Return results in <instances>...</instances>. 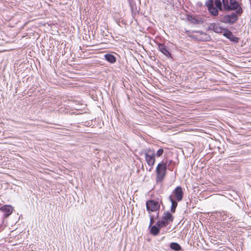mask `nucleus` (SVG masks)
I'll return each mask as SVG.
<instances>
[{"instance_id": "nucleus-1", "label": "nucleus", "mask_w": 251, "mask_h": 251, "mask_svg": "<svg viewBox=\"0 0 251 251\" xmlns=\"http://www.w3.org/2000/svg\"><path fill=\"white\" fill-rule=\"evenodd\" d=\"M235 10V12L221 17L220 21L221 23L229 25H233L238 20V17L243 13L242 7H238Z\"/></svg>"}, {"instance_id": "nucleus-2", "label": "nucleus", "mask_w": 251, "mask_h": 251, "mask_svg": "<svg viewBox=\"0 0 251 251\" xmlns=\"http://www.w3.org/2000/svg\"><path fill=\"white\" fill-rule=\"evenodd\" d=\"M214 4L216 7L214 6L213 0H208L206 2V7L212 16H217L219 14V10L222 11L223 9L222 2L221 0H215Z\"/></svg>"}, {"instance_id": "nucleus-3", "label": "nucleus", "mask_w": 251, "mask_h": 251, "mask_svg": "<svg viewBox=\"0 0 251 251\" xmlns=\"http://www.w3.org/2000/svg\"><path fill=\"white\" fill-rule=\"evenodd\" d=\"M166 164L164 162L159 163L156 168V182L159 183L162 182L166 175Z\"/></svg>"}, {"instance_id": "nucleus-4", "label": "nucleus", "mask_w": 251, "mask_h": 251, "mask_svg": "<svg viewBox=\"0 0 251 251\" xmlns=\"http://www.w3.org/2000/svg\"><path fill=\"white\" fill-rule=\"evenodd\" d=\"M160 205L159 202L154 200H149L146 202V208L149 214H151V212H156L155 219H158Z\"/></svg>"}, {"instance_id": "nucleus-5", "label": "nucleus", "mask_w": 251, "mask_h": 251, "mask_svg": "<svg viewBox=\"0 0 251 251\" xmlns=\"http://www.w3.org/2000/svg\"><path fill=\"white\" fill-rule=\"evenodd\" d=\"M224 9L225 11H229L235 10L238 7H241L238 1L235 0H222Z\"/></svg>"}, {"instance_id": "nucleus-6", "label": "nucleus", "mask_w": 251, "mask_h": 251, "mask_svg": "<svg viewBox=\"0 0 251 251\" xmlns=\"http://www.w3.org/2000/svg\"><path fill=\"white\" fill-rule=\"evenodd\" d=\"M145 159L148 164L153 166L155 163V152L153 150L148 149L145 151Z\"/></svg>"}, {"instance_id": "nucleus-7", "label": "nucleus", "mask_w": 251, "mask_h": 251, "mask_svg": "<svg viewBox=\"0 0 251 251\" xmlns=\"http://www.w3.org/2000/svg\"><path fill=\"white\" fill-rule=\"evenodd\" d=\"M208 28L218 33H222L225 30V28L221 26L219 24L215 23H211L208 26Z\"/></svg>"}, {"instance_id": "nucleus-8", "label": "nucleus", "mask_w": 251, "mask_h": 251, "mask_svg": "<svg viewBox=\"0 0 251 251\" xmlns=\"http://www.w3.org/2000/svg\"><path fill=\"white\" fill-rule=\"evenodd\" d=\"M173 194L178 201H181L183 199V192L180 186H177L173 192Z\"/></svg>"}, {"instance_id": "nucleus-9", "label": "nucleus", "mask_w": 251, "mask_h": 251, "mask_svg": "<svg viewBox=\"0 0 251 251\" xmlns=\"http://www.w3.org/2000/svg\"><path fill=\"white\" fill-rule=\"evenodd\" d=\"M158 49L168 58H172V55L169 51L168 47L164 44H159L158 45Z\"/></svg>"}, {"instance_id": "nucleus-10", "label": "nucleus", "mask_w": 251, "mask_h": 251, "mask_svg": "<svg viewBox=\"0 0 251 251\" xmlns=\"http://www.w3.org/2000/svg\"><path fill=\"white\" fill-rule=\"evenodd\" d=\"M224 36L226 37L232 41L238 42V38L233 35L232 33L227 28H225L224 31Z\"/></svg>"}, {"instance_id": "nucleus-11", "label": "nucleus", "mask_w": 251, "mask_h": 251, "mask_svg": "<svg viewBox=\"0 0 251 251\" xmlns=\"http://www.w3.org/2000/svg\"><path fill=\"white\" fill-rule=\"evenodd\" d=\"M162 219L169 224L170 222L173 221L174 217L169 211H167L164 213Z\"/></svg>"}, {"instance_id": "nucleus-12", "label": "nucleus", "mask_w": 251, "mask_h": 251, "mask_svg": "<svg viewBox=\"0 0 251 251\" xmlns=\"http://www.w3.org/2000/svg\"><path fill=\"white\" fill-rule=\"evenodd\" d=\"M0 210L6 213L4 214L5 217L9 216L12 212V207L10 205H5L2 206L0 208Z\"/></svg>"}, {"instance_id": "nucleus-13", "label": "nucleus", "mask_w": 251, "mask_h": 251, "mask_svg": "<svg viewBox=\"0 0 251 251\" xmlns=\"http://www.w3.org/2000/svg\"><path fill=\"white\" fill-rule=\"evenodd\" d=\"M169 200L171 202V211L172 213H175L176 211V207L177 205V201L175 200L172 195L169 197Z\"/></svg>"}, {"instance_id": "nucleus-14", "label": "nucleus", "mask_w": 251, "mask_h": 251, "mask_svg": "<svg viewBox=\"0 0 251 251\" xmlns=\"http://www.w3.org/2000/svg\"><path fill=\"white\" fill-rule=\"evenodd\" d=\"M105 59L110 63H114L116 62V57L111 54H106L104 55Z\"/></svg>"}, {"instance_id": "nucleus-15", "label": "nucleus", "mask_w": 251, "mask_h": 251, "mask_svg": "<svg viewBox=\"0 0 251 251\" xmlns=\"http://www.w3.org/2000/svg\"><path fill=\"white\" fill-rule=\"evenodd\" d=\"M150 232L152 235L156 236L158 234L160 229L159 227L157 226H152L151 227Z\"/></svg>"}, {"instance_id": "nucleus-16", "label": "nucleus", "mask_w": 251, "mask_h": 251, "mask_svg": "<svg viewBox=\"0 0 251 251\" xmlns=\"http://www.w3.org/2000/svg\"><path fill=\"white\" fill-rule=\"evenodd\" d=\"M170 247L175 251H179L181 250L180 246L177 243H172L170 245Z\"/></svg>"}, {"instance_id": "nucleus-17", "label": "nucleus", "mask_w": 251, "mask_h": 251, "mask_svg": "<svg viewBox=\"0 0 251 251\" xmlns=\"http://www.w3.org/2000/svg\"><path fill=\"white\" fill-rule=\"evenodd\" d=\"M168 225V224L163 219L158 221L156 223V226H157L159 228L166 226Z\"/></svg>"}, {"instance_id": "nucleus-18", "label": "nucleus", "mask_w": 251, "mask_h": 251, "mask_svg": "<svg viewBox=\"0 0 251 251\" xmlns=\"http://www.w3.org/2000/svg\"><path fill=\"white\" fill-rule=\"evenodd\" d=\"M149 217L150 218V222L149 227L150 228V227L152 226L153 224L154 223V219H155V216L154 217L152 214H149Z\"/></svg>"}, {"instance_id": "nucleus-19", "label": "nucleus", "mask_w": 251, "mask_h": 251, "mask_svg": "<svg viewBox=\"0 0 251 251\" xmlns=\"http://www.w3.org/2000/svg\"><path fill=\"white\" fill-rule=\"evenodd\" d=\"M164 152V150L163 149H159L157 151V152H156V156L157 157H160L161 156L163 153Z\"/></svg>"}, {"instance_id": "nucleus-20", "label": "nucleus", "mask_w": 251, "mask_h": 251, "mask_svg": "<svg viewBox=\"0 0 251 251\" xmlns=\"http://www.w3.org/2000/svg\"><path fill=\"white\" fill-rule=\"evenodd\" d=\"M3 229V228L2 227V226H0V231H2Z\"/></svg>"}]
</instances>
